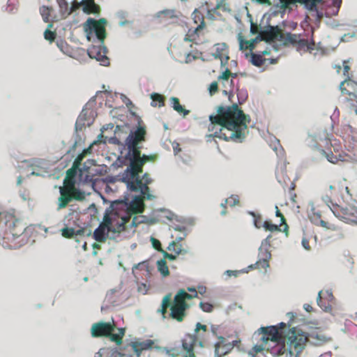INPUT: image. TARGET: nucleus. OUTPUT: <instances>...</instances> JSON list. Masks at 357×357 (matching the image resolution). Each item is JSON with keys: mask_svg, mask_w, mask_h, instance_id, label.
<instances>
[{"mask_svg": "<svg viewBox=\"0 0 357 357\" xmlns=\"http://www.w3.org/2000/svg\"><path fill=\"white\" fill-rule=\"evenodd\" d=\"M238 40L239 42V49L240 50H244L246 49H250L252 50L255 48V44L259 41L263 40L261 36L259 35L255 38L251 39L250 40H245L241 33L238 35Z\"/></svg>", "mask_w": 357, "mask_h": 357, "instance_id": "19", "label": "nucleus"}, {"mask_svg": "<svg viewBox=\"0 0 357 357\" xmlns=\"http://www.w3.org/2000/svg\"><path fill=\"white\" fill-rule=\"evenodd\" d=\"M146 132L144 126H139L136 129L130 130L125 140V146L128 149L126 159L129 165L121 174V180L126 184L127 188L132 192H138L142 198L152 200L155 197L149 192L148 185L151 183L152 179L149 174L145 173L141 177L144 165L153 160V155H141L140 149L142 144L145 141Z\"/></svg>", "mask_w": 357, "mask_h": 357, "instance_id": "1", "label": "nucleus"}, {"mask_svg": "<svg viewBox=\"0 0 357 357\" xmlns=\"http://www.w3.org/2000/svg\"><path fill=\"white\" fill-rule=\"evenodd\" d=\"M267 347H268V344L263 342V344L255 345L253 347V350L255 351V352L259 353V352L262 351L263 350H265V349L267 350Z\"/></svg>", "mask_w": 357, "mask_h": 357, "instance_id": "46", "label": "nucleus"}, {"mask_svg": "<svg viewBox=\"0 0 357 357\" xmlns=\"http://www.w3.org/2000/svg\"><path fill=\"white\" fill-rule=\"evenodd\" d=\"M217 115H210L208 131L212 132L207 137H218L226 141H241L245 137V130L250 121L249 116L245 115L236 104L225 107L217 108Z\"/></svg>", "mask_w": 357, "mask_h": 357, "instance_id": "4", "label": "nucleus"}, {"mask_svg": "<svg viewBox=\"0 0 357 357\" xmlns=\"http://www.w3.org/2000/svg\"><path fill=\"white\" fill-rule=\"evenodd\" d=\"M321 294H322V291H320L318 293V296H317V305H318L320 307H323V304H322V302H321Z\"/></svg>", "mask_w": 357, "mask_h": 357, "instance_id": "62", "label": "nucleus"}, {"mask_svg": "<svg viewBox=\"0 0 357 357\" xmlns=\"http://www.w3.org/2000/svg\"><path fill=\"white\" fill-rule=\"evenodd\" d=\"M197 342L195 335H186L182 340V347L187 351L183 357H195L193 353L194 346Z\"/></svg>", "mask_w": 357, "mask_h": 357, "instance_id": "18", "label": "nucleus"}, {"mask_svg": "<svg viewBox=\"0 0 357 357\" xmlns=\"http://www.w3.org/2000/svg\"><path fill=\"white\" fill-rule=\"evenodd\" d=\"M234 342L225 343V338L222 336L218 337V342L215 345V355L218 357L226 355L234 348Z\"/></svg>", "mask_w": 357, "mask_h": 357, "instance_id": "16", "label": "nucleus"}, {"mask_svg": "<svg viewBox=\"0 0 357 357\" xmlns=\"http://www.w3.org/2000/svg\"><path fill=\"white\" fill-rule=\"evenodd\" d=\"M137 344V347H139L140 349L145 350L152 347L153 342L152 340H146L144 342H135Z\"/></svg>", "mask_w": 357, "mask_h": 357, "instance_id": "36", "label": "nucleus"}, {"mask_svg": "<svg viewBox=\"0 0 357 357\" xmlns=\"http://www.w3.org/2000/svg\"><path fill=\"white\" fill-rule=\"evenodd\" d=\"M343 68H344L343 69L344 75L347 76L349 70L350 69V67L346 64L345 61H344V63H343Z\"/></svg>", "mask_w": 357, "mask_h": 357, "instance_id": "64", "label": "nucleus"}, {"mask_svg": "<svg viewBox=\"0 0 357 357\" xmlns=\"http://www.w3.org/2000/svg\"><path fill=\"white\" fill-rule=\"evenodd\" d=\"M107 337H109L110 340L112 342H116L118 345L121 344L122 342V338L119 335V334H112L110 333V335Z\"/></svg>", "mask_w": 357, "mask_h": 357, "instance_id": "42", "label": "nucleus"}, {"mask_svg": "<svg viewBox=\"0 0 357 357\" xmlns=\"http://www.w3.org/2000/svg\"><path fill=\"white\" fill-rule=\"evenodd\" d=\"M332 210L335 216L339 219L346 222L357 224V206H336Z\"/></svg>", "mask_w": 357, "mask_h": 357, "instance_id": "9", "label": "nucleus"}, {"mask_svg": "<svg viewBox=\"0 0 357 357\" xmlns=\"http://www.w3.org/2000/svg\"><path fill=\"white\" fill-rule=\"evenodd\" d=\"M114 331V326L109 322L99 321L93 324L91 331L93 337L106 336Z\"/></svg>", "mask_w": 357, "mask_h": 357, "instance_id": "12", "label": "nucleus"}, {"mask_svg": "<svg viewBox=\"0 0 357 357\" xmlns=\"http://www.w3.org/2000/svg\"><path fill=\"white\" fill-rule=\"evenodd\" d=\"M324 202L327 204V206L331 208V210L333 211L332 209H333L335 207L338 206L337 205H333V207L330 206V203L331 202V199L328 196H325L323 198Z\"/></svg>", "mask_w": 357, "mask_h": 357, "instance_id": "55", "label": "nucleus"}, {"mask_svg": "<svg viewBox=\"0 0 357 357\" xmlns=\"http://www.w3.org/2000/svg\"><path fill=\"white\" fill-rule=\"evenodd\" d=\"M248 214H250V215H252L254 218L253 223H254L255 227L258 229L261 228L263 225V223H261V222L260 220L261 215H257L253 211H248Z\"/></svg>", "mask_w": 357, "mask_h": 357, "instance_id": "34", "label": "nucleus"}, {"mask_svg": "<svg viewBox=\"0 0 357 357\" xmlns=\"http://www.w3.org/2000/svg\"><path fill=\"white\" fill-rule=\"evenodd\" d=\"M180 17V13L175 9H165L157 12L154 18L158 20L160 23L167 22L171 20L169 23H173L177 20Z\"/></svg>", "mask_w": 357, "mask_h": 357, "instance_id": "13", "label": "nucleus"}, {"mask_svg": "<svg viewBox=\"0 0 357 357\" xmlns=\"http://www.w3.org/2000/svg\"><path fill=\"white\" fill-rule=\"evenodd\" d=\"M114 128V125L112 123H108L102 126L101 128V133L103 134L105 131H107L109 130H112Z\"/></svg>", "mask_w": 357, "mask_h": 357, "instance_id": "52", "label": "nucleus"}, {"mask_svg": "<svg viewBox=\"0 0 357 357\" xmlns=\"http://www.w3.org/2000/svg\"><path fill=\"white\" fill-rule=\"evenodd\" d=\"M192 18L194 20L195 23L197 24L199 22H200V24L197 26V27L195 29V31H198L199 30H202L204 29L205 26L204 17L202 15L197 9H195L194 12L192 13Z\"/></svg>", "mask_w": 357, "mask_h": 357, "instance_id": "26", "label": "nucleus"}, {"mask_svg": "<svg viewBox=\"0 0 357 357\" xmlns=\"http://www.w3.org/2000/svg\"><path fill=\"white\" fill-rule=\"evenodd\" d=\"M169 102L172 108L178 114H183L184 117L189 114L190 111L183 107V106L179 103V100L177 98L171 97L169 98Z\"/></svg>", "mask_w": 357, "mask_h": 357, "instance_id": "23", "label": "nucleus"}, {"mask_svg": "<svg viewBox=\"0 0 357 357\" xmlns=\"http://www.w3.org/2000/svg\"><path fill=\"white\" fill-rule=\"evenodd\" d=\"M264 33L267 38V40H278L282 43L284 45L291 44L295 46L296 50L301 54L306 52L312 53V51L314 50V43H308L307 40L301 38L300 35L291 33H283L277 26H269L268 29L264 31Z\"/></svg>", "mask_w": 357, "mask_h": 357, "instance_id": "6", "label": "nucleus"}, {"mask_svg": "<svg viewBox=\"0 0 357 357\" xmlns=\"http://www.w3.org/2000/svg\"><path fill=\"white\" fill-rule=\"evenodd\" d=\"M195 59H196L195 56H193L190 53L186 54L185 63H190L192 61H194Z\"/></svg>", "mask_w": 357, "mask_h": 357, "instance_id": "57", "label": "nucleus"}, {"mask_svg": "<svg viewBox=\"0 0 357 357\" xmlns=\"http://www.w3.org/2000/svg\"><path fill=\"white\" fill-rule=\"evenodd\" d=\"M46 162L43 160H36L33 162L32 166L36 168L40 169L43 167L46 169Z\"/></svg>", "mask_w": 357, "mask_h": 357, "instance_id": "44", "label": "nucleus"}, {"mask_svg": "<svg viewBox=\"0 0 357 357\" xmlns=\"http://www.w3.org/2000/svg\"><path fill=\"white\" fill-rule=\"evenodd\" d=\"M218 9H222L223 10H228L227 5L225 3L224 0H221L220 1L218 2L216 6L213 9V11L215 12Z\"/></svg>", "mask_w": 357, "mask_h": 357, "instance_id": "47", "label": "nucleus"}, {"mask_svg": "<svg viewBox=\"0 0 357 357\" xmlns=\"http://www.w3.org/2000/svg\"><path fill=\"white\" fill-rule=\"evenodd\" d=\"M267 350L270 351L273 356L291 357L292 351L287 349L284 343L277 340H271L268 344Z\"/></svg>", "mask_w": 357, "mask_h": 357, "instance_id": "11", "label": "nucleus"}, {"mask_svg": "<svg viewBox=\"0 0 357 357\" xmlns=\"http://www.w3.org/2000/svg\"><path fill=\"white\" fill-rule=\"evenodd\" d=\"M144 204L141 196H135L130 204L123 200L112 202L105 211L103 222L93 232L94 239L100 243L107 239L115 241H121V233L129 227H135L142 221L137 222L138 218L135 216L130 225L128 222L132 215L144 211Z\"/></svg>", "mask_w": 357, "mask_h": 357, "instance_id": "2", "label": "nucleus"}, {"mask_svg": "<svg viewBox=\"0 0 357 357\" xmlns=\"http://www.w3.org/2000/svg\"><path fill=\"white\" fill-rule=\"evenodd\" d=\"M107 142L112 144H121V142L116 136L109 137L107 135H104V134H100L98 136V139L94 141L93 144H96L98 143L106 144Z\"/></svg>", "mask_w": 357, "mask_h": 357, "instance_id": "22", "label": "nucleus"}, {"mask_svg": "<svg viewBox=\"0 0 357 357\" xmlns=\"http://www.w3.org/2000/svg\"><path fill=\"white\" fill-rule=\"evenodd\" d=\"M51 8L48 6H43L40 8V13L44 20L47 22L49 21V17L50 15Z\"/></svg>", "mask_w": 357, "mask_h": 357, "instance_id": "29", "label": "nucleus"}, {"mask_svg": "<svg viewBox=\"0 0 357 357\" xmlns=\"http://www.w3.org/2000/svg\"><path fill=\"white\" fill-rule=\"evenodd\" d=\"M307 342L315 346H320L329 341V338L322 334L311 333L308 334Z\"/></svg>", "mask_w": 357, "mask_h": 357, "instance_id": "20", "label": "nucleus"}, {"mask_svg": "<svg viewBox=\"0 0 357 357\" xmlns=\"http://www.w3.org/2000/svg\"><path fill=\"white\" fill-rule=\"evenodd\" d=\"M229 204L231 206H234L235 205L238 204V196L236 195H232L231 197H230L229 199Z\"/></svg>", "mask_w": 357, "mask_h": 357, "instance_id": "50", "label": "nucleus"}, {"mask_svg": "<svg viewBox=\"0 0 357 357\" xmlns=\"http://www.w3.org/2000/svg\"><path fill=\"white\" fill-rule=\"evenodd\" d=\"M59 6L60 13L64 18L67 17L71 14V10L66 0H56Z\"/></svg>", "mask_w": 357, "mask_h": 357, "instance_id": "25", "label": "nucleus"}, {"mask_svg": "<svg viewBox=\"0 0 357 357\" xmlns=\"http://www.w3.org/2000/svg\"><path fill=\"white\" fill-rule=\"evenodd\" d=\"M262 227L267 231H280L279 226L277 225L272 224L267 221L264 222L262 225Z\"/></svg>", "mask_w": 357, "mask_h": 357, "instance_id": "37", "label": "nucleus"}, {"mask_svg": "<svg viewBox=\"0 0 357 357\" xmlns=\"http://www.w3.org/2000/svg\"><path fill=\"white\" fill-rule=\"evenodd\" d=\"M236 93H237V97H238V102L240 104H242L243 102H244L247 98H248V93L246 91V90L245 89H238L236 90Z\"/></svg>", "mask_w": 357, "mask_h": 357, "instance_id": "32", "label": "nucleus"}, {"mask_svg": "<svg viewBox=\"0 0 357 357\" xmlns=\"http://www.w3.org/2000/svg\"><path fill=\"white\" fill-rule=\"evenodd\" d=\"M81 6H83L84 11L89 13H96L98 10V8L95 4L93 0H82L80 2H78L77 0H74L70 6L71 13L78 9Z\"/></svg>", "mask_w": 357, "mask_h": 357, "instance_id": "14", "label": "nucleus"}, {"mask_svg": "<svg viewBox=\"0 0 357 357\" xmlns=\"http://www.w3.org/2000/svg\"><path fill=\"white\" fill-rule=\"evenodd\" d=\"M320 153L325 157L327 160L331 163L335 164L337 161L341 160L344 161V159L342 158V156L339 155L338 156L334 155L333 153H327L324 150H320Z\"/></svg>", "mask_w": 357, "mask_h": 357, "instance_id": "27", "label": "nucleus"}, {"mask_svg": "<svg viewBox=\"0 0 357 357\" xmlns=\"http://www.w3.org/2000/svg\"><path fill=\"white\" fill-rule=\"evenodd\" d=\"M75 234V229L73 228L66 227L62 229V235L65 237H72Z\"/></svg>", "mask_w": 357, "mask_h": 357, "instance_id": "40", "label": "nucleus"}, {"mask_svg": "<svg viewBox=\"0 0 357 357\" xmlns=\"http://www.w3.org/2000/svg\"><path fill=\"white\" fill-rule=\"evenodd\" d=\"M163 256L165 259H168L170 261H174L176 259V255L169 254L165 251H162Z\"/></svg>", "mask_w": 357, "mask_h": 357, "instance_id": "51", "label": "nucleus"}, {"mask_svg": "<svg viewBox=\"0 0 357 357\" xmlns=\"http://www.w3.org/2000/svg\"><path fill=\"white\" fill-rule=\"evenodd\" d=\"M320 225L321 227H325L326 229H333L334 230L335 228L333 225H331V227H328V223L322 220H320Z\"/></svg>", "mask_w": 357, "mask_h": 357, "instance_id": "61", "label": "nucleus"}, {"mask_svg": "<svg viewBox=\"0 0 357 357\" xmlns=\"http://www.w3.org/2000/svg\"><path fill=\"white\" fill-rule=\"evenodd\" d=\"M270 246H264L261 243L259 248L258 261L255 265H261L264 269H267L269 267L268 260L271 257V252L269 251Z\"/></svg>", "mask_w": 357, "mask_h": 357, "instance_id": "15", "label": "nucleus"}, {"mask_svg": "<svg viewBox=\"0 0 357 357\" xmlns=\"http://www.w3.org/2000/svg\"><path fill=\"white\" fill-rule=\"evenodd\" d=\"M52 27V24H50L48 28L44 32V38L45 40L52 42L55 38L54 32L50 30V28Z\"/></svg>", "mask_w": 357, "mask_h": 357, "instance_id": "35", "label": "nucleus"}, {"mask_svg": "<svg viewBox=\"0 0 357 357\" xmlns=\"http://www.w3.org/2000/svg\"><path fill=\"white\" fill-rule=\"evenodd\" d=\"M91 102H88L78 116L75 123L77 130H81L84 127L90 126L93 123L96 113L91 108Z\"/></svg>", "mask_w": 357, "mask_h": 357, "instance_id": "10", "label": "nucleus"}, {"mask_svg": "<svg viewBox=\"0 0 357 357\" xmlns=\"http://www.w3.org/2000/svg\"><path fill=\"white\" fill-rule=\"evenodd\" d=\"M149 289V286L146 283H138L137 285V291L142 295H145L147 294Z\"/></svg>", "mask_w": 357, "mask_h": 357, "instance_id": "38", "label": "nucleus"}, {"mask_svg": "<svg viewBox=\"0 0 357 357\" xmlns=\"http://www.w3.org/2000/svg\"><path fill=\"white\" fill-rule=\"evenodd\" d=\"M3 221L10 230L18 223V220L12 214H0V222Z\"/></svg>", "mask_w": 357, "mask_h": 357, "instance_id": "24", "label": "nucleus"}, {"mask_svg": "<svg viewBox=\"0 0 357 357\" xmlns=\"http://www.w3.org/2000/svg\"><path fill=\"white\" fill-rule=\"evenodd\" d=\"M261 332L262 336L261 340L262 342L268 344L271 340H277L280 339L278 328L275 326L261 327L259 330Z\"/></svg>", "mask_w": 357, "mask_h": 357, "instance_id": "17", "label": "nucleus"}, {"mask_svg": "<svg viewBox=\"0 0 357 357\" xmlns=\"http://www.w3.org/2000/svg\"><path fill=\"white\" fill-rule=\"evenodd\" d=\"M264 59L261 55L252 54L251 56V62L255 66H261L264 63Z\"/></svg>", "mask_w": 357, "mask_h": 357, "instance_id": "31", "label": "nucleus"}, {"mask_svg": "<svg viewBox=\"0 0 357 357\" xmlns=\"http://www.w3.org/2000/svg\"><path fill=\"white\" fill-rule=\"evenodd\" d=\"M174 252H175V254L176 255H178L181 254L185 255V254L188 253V250L183 249L181 247V245H176V248H174Z\"/></svg>", "mask_w": 357, "mask_h": 357, "instance_id": "49", "label": "nucleus"}, {"mask_svg": "<svg viewBox=\"0 0 357 357\" xmlns=\"http://www.w3.org/2000/svg\"><path fill=\"white\" fill-rule=\"evenodd\" d=\"M30 174L37 176L45 177L47 174V171L43 167L40 169L33 167L32 172Z\"/></svg>", "mask_w": 357, "mask_h": 357, "instance_id": "33", "label": "nucleus"}, {"mask_svg": "<svg viewBox=\"0 0 357 357\" xmlns=\"http://www.w3.org/2000/svg\"><path fill=\"white\" fill-rule=\"evenodd\" d=\"M105 348L100 349L98 352L95 354L94 357H102L105 354Z\"/></svg>", "mask_w": 357, "mask_h": 357, "instance_id": "63", "label": "nucleus"}, {"mask_svg": "<svg viewBox=\"0 0 357 357\" xmlns=\"http://www.w3.org/2000/svg\"><path fill=\"white\" fill-rule=\"evenodd\" d=\"M271 235H268L265 239H264L261 243L264 244V246H270L271 247Z\"/></svg>", "mask_w": 357, "mask_h": 357, "instance_id": "59", "label": "nucleus"}, {"mask_svg": "<svg viewBox=\"0 0 357 357\" xmlns=\"http://www.w3.org/2000/svg\"><path fill=\"white\" fill-rule=\"evenodd\" d=\"M151 243H152V245L154 248L155 249H159L160 246V243L158 240L154 238H151Z\"/></svg>", "mask_w": 357, "mask_h": 357, "instance_id": "58", "label": "nucleus"}, {"mask_svg": "<svg viewBox=\"0 0 357 357\" xmlns=\"http://www.w3.org/2000/svg\"><path fill=\"white\" fill-rule=\"evenodd\" d=\"M105 354H107V357H120V353L117 351L116 349L105 348Z\"/></svg>", "mask_w": 357, "mask_h": 357, "instance_id": "41", "label": "nucleus"}, {"mask_svg": "<svg viewBox=\"0 0 357 357\" xmlns=\"http://www.w3.org/2000/svg\"><path fill=\"white\" fill-rule=\"evenodd\" d=\"M170 301H171V295L170 294H167L166 295L163 299H162V307L164 308V307H167L169 306L170 305Z\"/></svg>", "mask_w": 357, "mask_h": 357, "instance_id": "48", "label": "nucleus"}, {"mask_svg": "<svg viewBox=\"0 0 357 357\" xmlns=\"http://www.w3.org/2000/svg\"><path fill=\"white\" fill-rule=\"evenodd\" d=\"M83 156H78L73 162L71 168L67 170L63 180L64 187L59 188L60 197L58 199V209L65 208L73 199L82 201L86 193L81 190V186L94 188L95 176L101 174V169L96 165L95 160H88L82 165L81 161Z\"/></svg>", "mask_w": 357, "mask_h": 357, "instance_id": "3", "label": "nucleus"}, {"mask_svg": "<svg viewBox=\"0 0 357 357\" xmlns=\"http://www.w3.org/2000/svg\"><path fill=\"white\" fill-rule=\"evenodd\" d=\"M197 292L195 294H189L185 290L180 289L174 298V303L171 306L170 315L172 318L178 321H181L185 317V310L188 307V305L185 303V300H190L197 297Z\"/></svg>", "mask_w": 357, "mask_h": 357, "instance_id": "7", "label": "nucleus"}, {"mask_svg": "<svg viewBox=\"0 0 357 357\" xmlns=\"http://www.w3.org/2000/svg\"><path fill=\"white\" fill-rule=\"evenodd\" d=\"M172 148L175 155L178 154V153L181 151V149L179 148V144L178 143H173Z\"/></svg>", "mask_w": 357, "mask_h": 357, "instance_id": "60", "label": "nucleus"}, {"mask_svg": "<svg viewBox=\"0 0 357 357\" xmlns=\"http://www.w3.org/2000/svg\"><path fill=\"white\" fill-rule=\"evenodd\" d=\"M106 23L107 20L105 18H101L98 21L89 18L84 24L87 40L96 43L88 49V55L90 58L99 61L103 66H107L109 64V58L106 56L107 48L102 45L106 37L105 28Z\"/></svg>", "mask_w": 357, "mask_h": 357, "instance_id": "5", "label": "nucleus"}, {"mask_svg": "<svg viewBox=\"0 0 357 357\" xmlns=\"http://www.w3.org/2000/svg\"><path fill=\"white\" fill-rule=\"evenodd\" d=\"M230 71L226 69L225 72L218 77V80L221 82L223 89H234V84L232 79H229Z\"/></svg>", "mask_w": 357, "mask_h": 357, "instance_id": "21", "label": "nucleus"}, {"mask_svg": "<svg viewBox=\"0 0 357 357\" xmlns=\"http://www.w3.org/2000/svg\"><path fill=\"white\" fill-rule=\"evenodd\" d=\"M239 273H240V271H238L227 270L225 272V275H226L229 277H231V276L237 277Z\"/></svg>", "mask_w": 357, "mask_h": 357, "instance_id": "53", "label": "nucleus"}, {"mask_svg": "<svg viewBox=\"0 0 357 357\" xmlns=\"http://www.w3.org/2000/svg\"><path fill=\"white\" fill-rule=\"evenodd\" d=\"M157 267L158 271L163 277L169 275V271L165 259H160L157 261Z\"/></svg>", "mask_w": 357, "mask_h": 357, "instance_id": "28", "label": "nucleus"}, {"mask_svg": "<svg viewBox=\"0 0 357 357\" xmlns=\"http://www.w3.org/2000/svg\"><path fill=\"white\" fill-rule=\"evenodd\" d=\"M218 89V84L217 82H212L208 87V91L211 95H213L215 93H216Z\"/></svg>", "mask_w": 357, "mask_h": 357, "instance_id": "45", "label": "nucleus"}, {"mask_svg": "<svg viewBox=\"0 0 357 357\" xmlns=\"http://www.w3.org/2000/svg\"><path fill=\"white\" fill-rule=\"evenodd\" d=\"M136 345H137V344L135 342L132 343V347L135 353L137 354V357H139L141 352L143 350L140 349V348L139 347H137Z\"/></svg>", "mask_w": 357, "mask_h": 357, "instance_id": "54", "label": "nucleus"}, {"mask_svg": "<svg viewBox=\"0 0 357 357\" xmlns=\"http://www.w3.org/2000/svg\"><path fill=\"white\" fill-rule=\"evenodd\" d=\"M312 54L314 55V56H317V55H323L324 51L321 50L320 48H315V45L314 46V50L312 51Z\"/></svg>", "mask_w": 357, "mask_h": 357, "instance_id": "56", "label": "nucleus"}, {"mask_svg": "<svg viewBox=\"0 0 357 357\" xmlns=\"http://www.w3.org/2000/svg\"><path fill=\"white\" fill-rule=\"evenodd\" d=\"M199 307L204 312H211L213 309V306L208 303L201 302L199 303Z\"/></svg>", "mask_w": 357, "mask_h": 357, "instance_id": "39", "label": "nucleus"}, {"mask_svg": "<svg viewBox=\"0 0 357 357\" xmlns=\"http://www.w3.org/2000/svg\"><path fill=\"white\" fill-rule=\"evenodd\" d=\"M151 98L152 99V102H151V105L153 106H156V103H155V102L158 101L159 102V105L158 106L159 107H162L163 106V97L158 94V93H153L151 95Z\"/></svg>", "mask_w": 357, "mask_h": 357, "instance_id": "30", "label": "nucleus"}, {"mask_svg": "<svg viewBox=\"0 0 357 357\" xmlns=\"http://www.w3.org/2000/svg\"><path fill=\"white\" fill-rule=\"evenodd\" d=\"M344 84H347V86H352L354 84V82L349 79H346L343 82H341V84L340 85V89L342 91V93H347L346 89L343 88V86L344 85Z\"/></svg>", "mask_w": 357, "mask_h": 357, "instance_id": "43", "label": "nucleus"}, {"mask_svg": "<svg viewBox=\"0 0 357 357\" xmlns=\"http://www.w3.org/2000/svg\"><path fill=\"white\" fill-rule=\"evenodd\" d=\"M307 341V337L296 328L291 330L287 336V344H289V350L294 351L298 354L305 347Z\"/></svg>", "mask_w": 357, "mask_h": 357, "instance_id": "8", "label": "nucleus"}]
</instances>
